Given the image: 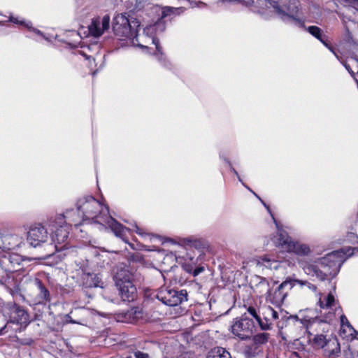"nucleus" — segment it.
<instances>
[{"instance_id": "nucleus-39", "label": "nucleus", "mask_w": 358, "mask_h": 358, "mask_svg": "<svg viewBox=\"0 0 358 358\" xmlns=\"http://www.w3.org/2000/svg\"><path fill=\"white\" fill-rule=\"evenodd\" d=\"M3 238V241L6 242L8 240L17 239V237L15 236H13V235H8V236H5Z\"/></svg>"}, {"instance_id": "nucleus-21", "label": "nucleus", "mask_w": 358, "mask_h": 358, "mask_svg": "<svg viewBox=\"0 0 358 358\" xmlns=\"http://www.w3.org/2000/svg\"><path fill=\"white\" fill-rule=\"evenodd\" d=\"M122 321L128 323H135L143 317L142 308L133 307L122 313Z\"/></svg>"}, {"instance_id": "nucleus-32", "label": "nucleus", "mask_w": 358, "mask_h": 358, "mask_svg": "<svg viewBox=\"0 0 358 358\" xmlns=\"http://www.w3.org/2000/svg\"><path fill=\"white\" fill-rule=\"evenodd\" d=\"M17 343L20 345H31L34 340L30 337H24V338H17L16 341Z\"/></svg>"}, {"instance_id": "nucleus-38", "label": "nucleus", "mask_w": 358, "mask_h": 358, "mask_svg": "<svg viewBox=\"0 0 358 358\" xmlns=\"http://www.w3.org/2000/svg\"><path fill=\"white\" fill-rule=\"evenodd\" d=\"M358 236H356L354 233L350 232L347 235V240L349 241H354L355 239H357Z\"/></svg>"}, {"instance_id": "nucleus-48", "label": "nucleus", "mask_w": 358, "mask_h": 358, "mask_svg": "<svg viewBox=\"0 0 358 358\" xmlns=\"http://www.w3.org/2000/svg\"><path fill=\"white\" fill-rule=\"evenodd\" d=\"M357 339H358V338H357Z\"/></svg>"}, {"instance_id": "nucleus-13", "label": "nucleus", "mask_w": 358, "mask_h": 358, "mask_svg": "<svg viewBox=\"0 0 358 358\" xmlns=\"http://www.w3.org/2000/svg\"><path fill=\"white\" fill-rule=\"evenodd\" d=\"M201 254L196 255L194 251H189L185 255L178 256L177 258L181 259L180 263L183 269L192 274L194 277L199 275L205 270V266L200 262Z\"/></svg>"}, {"instance_id": "nucleus-28", "label": "nucleus", "mask_w": 358, "mask_h": 358, "mask_svg": "<svg viewBox=\"0 0 358 358\" xmlns=\"http://www.w3.org/2000/svg\"><path fill=\"white\" fill-rule=\"evenodd\" d=\"M207 358H231L230 353L222 347L210 350Z\"/></svg>"}, {"instance_id": "nucleus-46", "label": "nucleus", "mask_w": 358, "mask_h": 358, "mask_svg": "<svg viewBox=\"0 0 358 358\" xmlns=\"http://www.w3.org/2000/svg\"><path fill=\"white\" fill-rule=\"evenodd\" d=\"M24 329V328H23V327H20V329ZM19 329V327H17V329Z\"/></svg>"}, {"instance_id": "nucleus-34", "label": "nucleus", "mask_w": 358, "mask_h": 358, "mask_svg": "<svg viewBox=\"0 0 358 358\" xmlns=\"http://www.w3.org/2000/svg\"><path fill=\"white\" fill-rule=\"evenodd\" d=\"M126 358H150L148 354L141 351L134 352L133 355H129Z\"/></svg>"}, {"instance_id": "nucleus-25", "label": "nucleus", "mask_w": 358, "mask_h": 358, "mask_svg": "<svg viewBox=\"0 0 358 358\" xmlns=\"http://www.w3.org/2000/svg\"><path fill=\"white\" fill-rule=\"evenodd\" d=\"M290 277V281L292 282V287L293 288L296 285H299L301 288L306 287L308 290H310L312 292H317V287L316 285L312 284L311 282H308V280H303L295 278V275H293Z\"/></svg>"}, {"instance_id": "nucleus-12", "label": "nucleus", "mask_w": 358, "mask_h": 358, "mask_svg": "<svg viewBox=\"0 0 358 358\" xmlns=\"http://www.w3.org/2000/svg\"><path fill=\"white\" fill-rule=\"evenodd\" d=\"M29 313L21 306L13 303L9 308V320L6 325L1 329V331L8 332L12 324L20 325V327L25 328L30 323Z\"/></svg>"}, {"instance_id": "nucleus-16", "label": "nucleus", "mask_w": 358, "mask_h": 358, "mask_svg": "<svg viewBox=\"0 0 358 358\" xmlns=\"http://www.w3.org/2000/svg\"><path fill=\"white\" fill-rule=\"evenodd\" d=\"M25 259L16 253L4 255L0 259V266L6 273H14L21 270L20 266Z\"/></svg>"}, {"instance_id": "nucleus-14", "label": "nucleus", "mask_w": 358, "mask_h": 358, "mask_svg": "<svg viewBox=\"0 0 358 358\" xmlns=\"http://www.w3.org/2000/svg\"><path fill=\"white\" fill-rule=\"evenodd\" d=\"M157 299L169 306H176L187 300V292L185 289L180 291L162 288L157 295Z\"/></svg>"}, {"instance_id": "nucleus-35", "label": "nucleus", "mask_w": 358, "mask_h": 358, "mask_svg": "<svg viewBox=\"0 0 358 358\" xmlns=\"http://www.w3.org/2000/svg\"><path fill=\"white\" fill-rule=\"evenodd\" d=\"M64 322L68 324V323H71V324H81L82 323L80 322H78V321H76L74 320H73L70 315V314H66L64 315Z\"/></svg>"}, {"instance_id": "nucleus-2", "label": "nucleus", "mask_w": 358, "mask_h": 358, "mask_svg": "<svg viewBox=\"0 0 358 358\" xmlns=\"http://www.w3.org/2000/svg\"><path fill=\"white\" fill-rule=\"evenodd\" d=\"M358 248H343L328 253L319 259L315 264L300 262V266L304 273L310 276L316 277L320 280H325L329 276L335 277L339 272L343 263L350 257Z\"/></svg>"}, {"instance_id": "nucleus-30", "label": "nucleus", "mask_w": 358, "mask_h": 358, "mask_svg": "<svg viewBox=\"0 0 358 358\" xmlns=\"http://www.w3.org/2000/svg\"><path fill=\"white\" fill-rule=\"evenodd\" d=\"M327 343L328 341L327 340L326 336L323 334L316 335L313 338V343L321 348H324Z\"/></svg>"}, {"instance_id": "nucleus-17", "label": "nucleus", "mask_w": 358, "mask_h": 358, "mask_svg": "<svg viewBox=\"0 0 358 358\" xmlns=\"http://www.w3.org/2000/svg\"><path fill=\"white\" fill-rule=\"evenodd\" d=\"M110 25V16L104 15L102 18L97 17L92 20L88 26L89 33L94 37L101 36L104 31L108 29Z\"/></svg>"}, {"instance_id": "nucleus-22", "label": "nucleus", "mask_w": 358, "mask_h": 358, "mask_svg": "<svg viewBox=\"0 0 358 358\" xmlns=\"http://www.w3.org/2000/svg\"><path fill=\"white\" fill-rule=\"evenodd\" d=\"M324 348L325 356L329 358H336L341 353L340 343L336 338L329 340Z\"/></svg>"}, {"instance_id": "nucleus-43", "label": "nucleus", "mask_w": 358, "mask_h": 358, "mask_svg": "<svg viewBox=\"0 0 358 358\" xmlns=\"http://www.w3.org/2000/svg\"><path fill=\"white\" fill-rule=\"evenodd\" d=\"M350 334L352 335V332L355 333V334L358 335V331L355 329V331H350Z\"/></svg>"}, {"instance_id": "nucleus-10", "label": "nucleus", "mask_w": 358, "mask_h": 358, "mask_svg": "<svg viewBox=\"0 0 358 358\" xmlns=\"http://www.w3.org/2000/svg\"><path fill=\"white\" fill-rule=\"evenodd\" d=\"M320 307V315L315 317H310L306 319L308 322L307 328L315 324L328 323L329 324L333 321L335 317L333 306L335 303L334 296L331 294H329L324 299H320L318 301Z\"/></svg>"}, {"instance_id": "nucleus-23", "label": "nucleus", "mask_w": 358, "mask_h": 358, "mask_svg": "<svg viewBox=\"0 0 358 358\" xmlns=\"http://www.w3.org/2000/svg\"><path fill=\"white\" fill-rule=\"evenodd\" d=\"M306 29L314 37H315L317 39H318L320 41H321L326 47L329 48L330 51H331L336 57L338 58V55L334 51L332 47L329 46V44L327 42V40L325 39V36L322 33V30L317 27V26H310L308 28H306Z\"/></svg>"}, {"instance_id": "nucleus-8", "label": "nucleus", "mask_w": 358, "mask_h": 358, "mask_svg": "<svg viewBox=\"0 0 358 358\" xmlns=\"http://www.w3.org/2000/svg\"><path fill=\"white\" fill-rule=\"evenodd\" d=\"M273 8L275 13L280 19L287 22L292 19L296 22L302 28H306L303 21L300 18L301 7L298 0H289L287 3H282L281 0H266Z\"/></svg>"}, {"instance_id": "nucleus-27", "label": "nucleus", "mask_w": 358, "mask_h": 358, "mask_svg": "<svg viewBox=\"0 0 358 358\" xmlns=\"http://www.w3.org/2000/svg\"><path fill=\"white\" fill-rule=\"evenodd\" d=\"M141 38H145L147 39H148L149 41H151L152 43H154L156 46V50H157V52H155V57L157 58V59L160 62L162 65H164V66L166 67H168V62L166 61V58L164 56L162 50H161V48L159 47V41L158 39H157L156 38H149V37H146L145 36H141Z\"/></svg>"}, {"instance_id": "nucleus-5", "label": "nucleus", "mask_w": 358, "mask_h": 358, "mask_svg": "<svg viewBox=\"0 0 358 358\" xmlns=\"http://www.w3.org/2000/svg\"><path fill=\"white\" fill-rule=\"evenodd\" d=\"M129 17L127 13H120L115 16L113 22V30L115 35L129 38L134 45L146 48V45L140 43L137 34L140 22L136 18H129Z\"/></svg>"}, {"instance_id": "nucleus-18", "label": "nucleus", "mask_w": 358, "mask_h": 358, "mask_svg": "<svg viewBox=\"0 0 358 358\" xmlns=\"http://www.w3.org/2000/svg\"><path fill=\"white\" fill-rule=\"evenodd\" d=\"M287 262L276 259L271 255H265L258 257L257 259V266L262 271L264 269L278 270L283 264H287Z\"/></svg>"}, {"instance_id": "nucleus-36", "label": "nucleus", "mask_w": 358, "mask_h": 358, "mask_svg": "<svg viewBox=\"0 0 358 358\" xmlns=\"http://www.w3.org/2000/svg\"><path fill=\"white\" fill-rule=\"evenodd\" d=\"M223 1H229V2H239L243 4H245V5H250L253 2L252 0H223Z\"/></svg>"}, {"instance_id": "nucleus-26", "label": "nucleus", "mask_w": 358, "mask_h": 358, "mask_svg": "<svg viewBox=\"0 0 358 358\" xmlns=\"http://www.w3.org/2000/svg\"><path fill=\"white\" fill-rule=\"evenodd\" d=\"M8 21L12 22L17 24L22 25V26L25 27L26 28H27L29 31L35 33L38 35L42 36L46 40H48V38L43 36V33L40 30L32 27V24L30 21H25V20H20L17 17H14L12 16L9 17Z\"/></svg>"}, {"instance_id": "nucleus-19", "label": "nucleus", "mask_w": 358, "mask_h": 358, "mask_svg": "<svg viewBox=\"0 0 358 358\" xmlns=\"http://www.w3.org/2000/svg\"><path fill=\"white\" fill-rule=\"evenodd\" d=\"M34 285L38 292L36 297L37 303L43 305L50 303L51 301V295L47 285L38 278L34 279Z\"/></svg>"}, {"instance_id": "nucleus-9", "label": "nucleus", "mask_w": 358, "mask_h": 358, "mask_svg": "<svg viewBox=\"0 0 358 358\" xmlns=\"http://www.w3.org/2000/svg\"><path fill=\"white\" fill-rule=\"evenodd\" d=\"M274 243L288 252H293L298 256H308L311 250L308 245L300 241H293L288 234L283 230H278L275 236Z\"/></svg>"}, {"instance_id": "nucleus-33", "label": "nucleus", "mask_w": 358, "mask_h": 358, "mask_svg": "<svg viewBox=\"0 0 358 358\" xmlns=\"http://www.w3.org/2000/svg\"><path fill=\"white\" fill-rule=\"evenodd\" d=\"M224 160L226 162V163L230 167V170L231 172H233L238 178V180L245 186L248 189H250L245 184L244 182H243L242 179L241 178L238 173L237 172V171L232 166L231 162L229 160H228L227 159L224 158Z\"/></svg>"}, {"instance_id": "nucleus-6", "label": "nucleus", "mask_w": 358, "mask_h": 358, "mask_svg": "<svg viewBox=\"0 0 358 358\" xmlns=\"http://www.w3.org/2000/svg\"><path fill=\"white\" fill-rule=\"evenodd\" d=\"M134 273L129 266L120 265L117 267L113 280L124 301H133L136 297L137 289L134 285Z\"/></svg>"}, {"instance_id": "nucleus-31", "label": "nucleus", "mask_w": 358, "mask_h": 358, "mask_svg": "<svg viewBox=\"0 0 358 358\" xmlns=\"http://www.w3.org/2000/svg\"><path fill=\"white\" fill-rule=\"evenodd\" d=\"M341 331H343V332H345L344 327H347L349 329V331H355V329L350 324V323L349 322L348 318L345 317V315H342L341 316Z\"/></svg>"}, {"instance_id": "nucleus-37", "label": "nucleus", "mask_w": 358, "mask_h": 358, "mask_svg": "<svg viewBox=\"0 0 358 358\" xmlns=\"http://www.w3.org/2000/svg\"><path fill=\"white\" fill-rule=\"evenodd\" d=\"M134 228H135V230H136V232L141 235V236H149L150 235L147 233H145L143 231V229L139 228L136 224L134 225Z\"/></svg>"}, {"instance_id": "nucleus-42", "label": "nucleus", "mask_w": 358, "mask_h": 358, "mask_svg": "<svg viewBox=\"0 0 358 358\" xmlns=\"http://www.w3.org/2000/svg\"><path fill=\"white\" fill-rule=\"evenodd\" d=\"M15 244H10V243H8V245H4L3 248L7 250H10L15 247Z\"/></svg>"}, {"instance_id": "nucleus-3", "label": "nucleus", "mask_w": 358, "mask_h": 358, "mask_svg": "<svg viewBox=\"0 0 358 358\" xmlns=\"http://www.w3.org/2000/svg\"><path fill=\"white\" fill-rule=\"evenodd\" d=\"M73 210H67L64 214H58L48 220V226L52 231L51 245H53L54 251L59 252L67 249V239L70 226L80 224V217L71 218Z\"/></svg>"}, {"instance_id": "nucleus-11", "label": "nucleus", "mask_w": 358, "mask_h": 358, "mask_svg": "<svg viewBox=\"0 0 358 358\" xmlns=\"http://www.w3.org/2000/svg\"><path fill=\"white\" fill-rule=\"evenodd\" d=\"M254 329L253 320L244 314L241 317L235 318L232 321L229 331L235 338L246 341L252 336Z\"/></svg>"}, {"instance_id": "nucleus-20", "label": "nucleus", "mask_w": 358, "mask_h": 358, "mask_svg": "<svg viewBox=\"0 0 358 358\" xmlns=\"http://www.w3.org/2000/svg\"><path fill=\"white\" fill-rule=\"evenodd\" d=\"M83 285L85 287H100L103 288L104 282L102 280L100 274L94 273H84L82 277Z\"/></svg>"}, {"instance_id": "nucleus-40", "label": "nucleus", "mask_w": 358, "mask_h": 358, "mask_svg": "<svg viewBox=\"0 0 358 358\" xmlns=\"http://www.w3.org/2000/svg\"><path fill=\"white\" fill-rule=\"evenodd\" d=\"M344 66L345 68L346 69V70L350 73V75L354 77L355 76V73L354 72L352 71V70L351 69V68L350 67L349 65H348L347 64H344Z\"/></svg>"}, {"instance_id": "nucleus-47", "label": "nucleus", "mask_w": 358, "mask_h": 358, "mask_svg": "<svg viewBox=\"0 0 358 358\" xmlns=\"http://www.w3.org/2000/svg\"><path fill=\"white\" fill-rule=\"evenodd\" d=\"M3 23V21H0V24H1Z\"/></svg>"}, {"instance_id": "nucleus-15", "label": "nucleus", "mask_w": 358, "mask_h": 358, "mask_svg": "<svg viewBox=\"0 0 358 358\" xmlns=\"http://www.w3.org/2000/svg\"><path fill=\"white\" fill-rule=\"evenodd\" d=\"M27 242L33 247L41 245L48 239L47 229L41 223H35L30 226L27 232Z\"/></svg>"}, {"instance_id": "nucleus-7", "label": "nucleus", "mask_w": 358, "mask_h": 358, "mask_svg": "<svg viewBox=\"0 0 358 358\" xmlns=\"http://www.w3.org/2000/svg\"><path fill=\"white\" fill-rule=\"evenodd\" d=\"M247 310L263 331H271L278 325L279 313L270 306L264 305L259 308L250 306Z\"/></svg>"}, {"instance_id": "nucleus-29", "label": "nucleus", "mask_w": 358, "mask_h": 358, "mask_svg": "<svg viewBox=\"0 0 358 358\" xmlns=\"http://www.w3.org/2000/svg\"><path fill=\"white\" fill-rule=\"evenodd\" d=\"M269 338L270 334L268 333H259L252 336V342L258 347H262V345L266 344L268 341Z\"/></svg>"}, {"instance_id": "nucleus-4", "label": "nucleus", "mask_w": 358, "mask_h": 358, "mask_svg": "<svg viewBox=\"0 0 358 358\" xmlns=\"http://www.w3.org/2000/svg\"><path fill=\"white\" fill-rule=\"evenodd\" d=\"M256 278L258 281L256 287L257 289H259V293L261 294H267V301L277 306H280L283 303L288 295L289 291L292 289V282L289 276L275 287L274 286L277 285L276 282H273V285L271 287L270 282L266 278L259 276H257Z\"/></svg>"}, {"instance_id": "nucleus-24", "label": "nucleus", "mask_w": 358, "mask_h": 358, "mask_svg": "<svg viewBox=\"0 0 358 358\" xmlns=\"http://www.w3.org/2000/svg\"><path fill=\"white\" fill-rule=\"evenodd\" d=\"M262 352V347H258L252 342L246 344L243 350V353L246 358H255Z\"/></svg>"}, {"instance_id": "nucleus-41", "label": "nucleus", "mask_w": 358, "mask_h": 358, "mask_svg": "<svg viewBox=\"0 0 358 358\" xmlns=\"http://www.w3.org/2000/svg\"><path fill=\"white\" fill-rule=\"evenodd\" d=\"M256 196L259 198V199L262 201V203H263V205L266 207V208L267 209L268 212L271 215H272V214H271V210H270V208H269V206H267V205H266V203H264V201H262V199H260L257 195H256ZM271 216L273 217V215H271Z\"/></svg>"}, {"instance_id": "nucleus-1", "label": "nucleus", "mask_w": 358, "mask_h": 358, "mask_svg": "<svg viewBox=\"0 0 358 358\" xmlns=\"http://www.w3.org/2000/svg\"><path fill=\"white\" fill-rule=\"evenodd\" d=\"M78 213L73 210L71 218L80 217V224L82 222L92 220L94 223L110 227L114 234L123 241H126V234L131 229L117 222L109 214L108 207L92 196H84L78 200L76 203Z\"/></svg>"}, {"instance_id": "nucleus-44", "label": "nucleus", "mask_w": 358, "mask_h": 358, "mask_svg": "<svg viewBox=\"0 0 358 358\" xmlns=\"http://www.w3.org/2000/svg\"><path fill=\"white\" fill-rule=\"evenodd\" d=\"M273 220H275L273 217ZM274 222H275V225H276V226H277V227L278 228V223L276 222V221H275V220H274Z\"/></svg>"}, {"instance_id": "nucleus-45", "label": "nucleus", "mask_w": 358, "mask_h": 358, "mask_svg": "<svg viewBox=\"0 0 358 358\" xmlns=\"http://www.w3.org/2000/svg\"><path fill=\"white\" fill-rule=\"evenodd\" d=\"M353 1L358 5V0H353Z\"/></svg>"}]
</instances>
